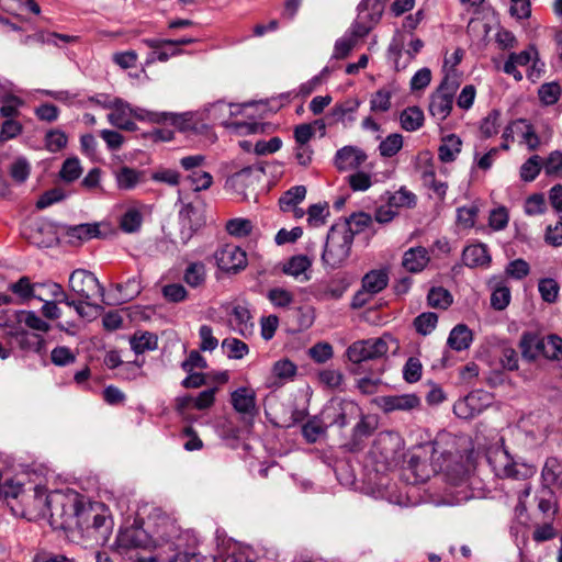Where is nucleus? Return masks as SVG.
<instances>
[{"label": "nucleus", "mask_w": 562, "mask_h": 562, "mask_svg": "<svg viewBox=\"0 0 562 562\" xmlns=\"http://www.w3.org/2000/svg\"><path fill=\"white\" fill-rule=\"evenodd\" d=\"M472 471L473 465L469 458L451 453L445 457L442 472L447 482L446 504L459 505L471 498L481 497L480 481Z\"/></svg>", "instance_id": "obj_1"}, {"label": "nucleus", "mask_w": 562, "mask_h": 562, "mask_svg": "<svg viewBox=\"0 0 562 562\" xmlns=\"http://www.w3.org/2000/svg\"><path fill=\"white\" fill-rule=\"evenodd\" d=\"M403 448L404 442L397 432L382 431L375 437L368 459L378 473H384L397 465Z\"/></svg>", "instance_id": "obj_2"}, {"label": "nucleus", "mask_w": 562, "mask_h": 562, "mask_svg": "<svg viewBox=\"0 0 562 562\" xmlns=\"http://www.w3.org/2000/svg\"><path fill=\"white\" fill-rule=\"evenodd\" d=\"M486 459L494 474L501 479L528 480L537 472L535 464L515 459L503 447L490 448Z\"/></svg>", "instance_id": "obj_3"}, {"label": "nucleus", "mask_w": 562, "mask_h": 562, "mask_svg": "<svg viewBox=\"0 0 562 562\" xmlns=\"http://www.w3.org/2000/svg\"><path fill=\"white\" fill-rule=\"evenodd\" d=\"M34 507L42 516L49 515L55 528H65L75 513V503L68 502L60 493L46 494L41 487L34 490Z\"/></svg>", "instance_id": "obj_4"}, {"label": "nucleus", "mask_w": 562, "mask_h": 562, "mask_svg": "<svg viewBox=\"0 0 562 562\" xmlns=\"http://www.w3.org/2000/svg\"><path fill=\"white\" fill-rule=\"evenodd\" d=\"M353 231L347 223L334 224L328 234L322 255L323 263L329 268L340 267L350 254Z\"/></svg>", "instance_id": "obj_5"}, {"label": "nucleus", "mask_w": 562, "mask_h": 562, "mask_svg": "<svg viewBox=\"0 0 562 562\" xmlns=\"http://www.w3.org/2000/svg\"><path fill=\"white\" fill-rule=\"evenodd\" d=\"M458 88L457 75L446 74L439 87L430 95L429 113L438 122H442L449 116Z\"/></svg>", "instance_id": "obj_6"}, {"label": "nucleus", "mask_w": 562, "mask_h": 562, "mask_svg": "<svg viewBox=\"0 0 562 562\" xmlns=\"http://www.w3.org/2000/svg\"><path fill=\"white\" fill-rule=\"evenodd\" d=\"M68 285L70 291L89 306L92 305V299L95 296L103 297L104 295V288L100 284L98 278L85 269L74 270L69 276Z\"/></svg>", "instance_id": "obj_7"}, {"label": "nucleus", "mask_w": 562, "mask_h": 562, "mask_svg": "<svg viewBox=\"0 0 562 562\" xmlns=\"http://www.w3.org/2000/svg\"><path fill=\"white\" fill-rule=\"evenodd\" d=\"M387 344L382 338L359 340L347 349V357L353 363L381 358L386 355Z\"/></svg>", "instance_id": "obj_8"}, {"label": "nucleus", "mask_w": 562, "mask_h": 562, "mask_svg": "<svg viewBox=\"0 0 562 562\" xmlns=\"http://www.w3.org/2000/svg\"><path fill=\"white\" fill-rule=\"evenodd\" d=\"M491 404L492 395L488 392L476 390L457 401L453 412L459 418L470 419L481 414Z\"/></svg>", "instance_id": "obj_9"}, {"label": "nucleus", "mask_w": 562, "mask_h": 562, "mask_svg": "<svg viewBox=\"0 0 562 562\" xmlns=\"http://www.w3.org/2000/svg\"><path fill=\"white\" fill-rule=\"evenodd\" d=\"M261 172L262 169H256L250 166L245 167L227 178L225 188L232 190L236 194L240 195L244 200H246L248 198L247 191L249 189H255Z\"/></svg>", "instance_id": "obj_10"}, {"label": "nucleus", "mask_w": 562, "mask_h": 562, "mask_svg": "<svg viewBox=\"0 0 562 562\" xmlns=\"http://www.w3.org/2000/svg\"><path fill=\"white\" fill-rule=\"evenodd\" d=\"M103 106L112 110L108 114L110 124L124 131L134 132L137 130V125L132 120V105L130 103L115 98L112 101L104 102Z\"/></svg>", "instance_id": "obj_11"}, {"label": "nucleus", "mask_w": 562, "mask_h": 562, "mask_svg": "<svg viewBox=\"0 0 562 562\" xmlns=\"http://www.w3.org/2000/svg\"><path fill=\"white\" fill-rule=\"evenodd\" d=\"M215 259L218 268L227 272L239 271L247 265L246 252L235 245H225L220 248L215 252Z\"/></svg>", "instance_id": "obj_12"}, {"label": "nucleus", "mask_w": 562, "mask_h": 562, "mask_svg": "<svg viewBox=\"0 0 562 562\" xmlns=\"http://www.w3.org/2000/svg\"><path fill=\"white\" fill-rule=\"evenodd\" d=\"M367 154L357 146H345L335 155V166L340 171L358 169L366 160Z\"/></svg>", "instance_id": "obj_13"}, {"label": "nucleus", "mask_w": 562, "mask_h": 562, "mask_svg": "<svg viewBox=\"0 0 562 562\" xmlns=\"http://www.w3.org/2000/svg\"><path fill=\"white\" fill-rule=\"evenodd\" d=\"M251 318L249 307L246 304H235L231 310L228 324L234 331L248 337L254 331Z\"/></svg>", "instance_id": "obj_14"}, {"label": "nucleus", "mask_w": 562, "mask_h": 562, "mask_svg": "<svg viewBox=\"0 0 562 562\" xmlns=\"http://www.w3.org/2000/svg\"><path fill=\"white\" fill-rule=\"evenodd\" d=\"M231 403L234 409L243 415L254 416L257 413L256 392L247 386H241L231 394Z\"/></svg>", "instance_id": "obj_15"}, {"label": "nucleus", "mask_w": 562, "mask_h": 562, "mask_svg": "<svg viewBox=\"0 0 562 562\" xmlns=\"http://www.w3.org/2000/svg\"><path fill=\"white\" fill-rule=\"evenodd\" d=\"M380 407L386 412L412 411L420 405V400L415 394L386 395L379 402Z\"/></svg>", "instance_id": "obj_16"}, {"label": "nucleus", "mask_w": 562, "mask_h": 562, "mask_svg": "<svg viewBox=\"0 0 562 562\" xmlns=\"http://www.w3.org/2000/svg\"><path fill=\"white\" fill-rule=\"evenodd\" d=\"M430 261V256L425 247L417 246L407 249L402 259V266L411 273L422 272Z\"/></svg>", "instance_id": "obj_17"}, {"label": "nucleus", "mask_w": 562, "mask_h": 562, "mask_svg": "<svg viewBox=\"0 0 562 562\" xmlns=\"http://www.w3.org/2000/svg\"><path fill=\"white\" fill-rule=\"evenodd\" d=\"M544 338L536 333L526 331L519 340V349L525 360L535 361L540 355L543 356Z\"/></svg>", "instance_id": "obj_18"}, {"label": "nucleus", "mask_w": 562, "mask_h": 562, "mask_svg": "<svg viewBox=\"0 0 562 562\" xmlns=\"http://www.w3.org/2000/svg\"><path fill=\"white\" fill-rule=\"evenodd\" d=\"M179 216L182 225V239L188 240L191 238L193 232L202 226L203 220L200 212L191 203L183 205L179 212Z\"/></svg>", "instance_id": "obj_19"}, {"label": "nucleus", "mask_w": 562, "mask_h": 562, "mask_svg": "<svg viewBox=\"0 0 562 562\" xmlns=\"http://www.w3.org/2000/svg\"><path fill=\"white\" fill-rule=\"evenodd\" d=\"M149 520L154 521V535L162 541H170L178 531L175 521L159 509H154L153 514L149 516Z\"/></svg>", "instance_id": "obj_20"}, {"label": "nucleus", "mask_w": 562, "mask_h": 562, "mask_svg": "<svg viewBox=\"0 0 562 562\" xmlns=\"http://www.w3.org/2000/svg\"><path fill=\"white\" fill-rule=\"evenodd\" d=\"M66 236L70 244H81L92 238L99 237L100 229L97 223H85L68 226L65 229Z\"/></svg>", "instance_id": "obj_21"}, {"label": "nucleus", "mask_w": 562, "mask_h": 562, "mask_svg": "<svg viewBox=\"0 0 562 562\" xmlns=\"http://www.w3.org/2000/svg\"><path fill=\"white\" fill-rule=\"evenodd\" d=\"M14 318L20 324H24L27 328L36 333H48L52 329L50 324L46 321V318L40 316L34 311H15L13 312Z\"/></svg>", "instance_id": "obj_22"}, {"label": "nucleus", "mask_w": 562, "mask_h": 562, "mask_svg": "<svg viewBox=\"0 0 562 562\" xmlns=\"http://www.w3.org/2000/svg\"><path fill=\"white\" fill-rule=\"evenodd\" d=\"M462 260L464 265L470 268L483 267L488 266L491 262V256L488 255L486 245L476 244L464 248L462 252Z\"/></svg>", "instance_id": "obj_23"}, {"label": "nucleus", "mask_w": 562, "mask_h": 562, "mask_svg": "<svg viewBox=\"0 0 562 562\" xmlns=\"http://www.w3.org/2000/svg\"><path fill=\"white\" fill-rule=\"evenodd\" d=\"M389 283V274L384 269L371 270L362 278V288L372 296L383 291Z\"/></svg>", "instance_id": "obj_24"}, {"label": "nucleus", "mask_w": 562, "mask_h": 562, "mask_svg": "<svg viewBox=\"0 0 562 562\" xmlns=\"http://www.w3.org/2000/svg\"><path fill=\"white\" fill-rule=\"evenodd\" d=\"M490 285L493 289L491 295V305L493 308L497 311H502L506 308L510 302V291L509 288L505 285L504 281L494 277L490 280Z\"/></svg>", "instance_id": "obj_25"}, {"label": "nucleus", "mask_w": 562, "mask_h": 562, "mask_svg": "<svg viewBox=\"0 0 562 562\" xmlns=\"http://www.w3.org/2000/svg\"><path fill=\"white\" fill-rule=\"evenodd\" d=\"M88 519L92 520V528L98 533L97 540L101 542H106L111 532H112V520L105 510L102 513H95L91 509L87 513Z\"/></svg>", "instance_id": "obj_26"}, {"label": "nucleus", "mask_w": 562, "mask_h": 562, "mask_svg": "<svg viewBox=\"0 0 562 562\" xmlns=\"http://www.w3.org/2000/svg\"><path fill=\"white\" fill-rule=\"evenodd\" d=\"M312 261L305 255L293 256L288 260L283 266V272L285 274L292 276L295 279H300L302 281L308 280V276L306 271L310 269Z\"/></svg>", "instance_id": "obj_27"}, {"label": "nucleus", "mask_w": 562, "mask_h": 562, "mask_svg": "<svg viewBox=\"0 0 562 562\" xmlns=\"http://www.w3.org/2000/svg\"><path fill=\"white\" fill-rule=\"evenodd\" d=\"M116 186L120 190L130 191L140 182L143 172L131 167H121L114 172Z\"/></svg>", "instance_id": "obj_28"}, {"label": "nucleus", "mask_w": 562, "mask_h": 562, "mask_svg": "<svg viewBox=\"0 0 562 562\" xmlns=\"http://www.w3.org/2000/svg\"><path fill=\"white\" fill-rule=\"evenodd\" d=\"M462 142L459 136L450 134L442 138L438 148V156L442 162L453 161L461 151Z\"/></svg>", "instance_id": "obj_29"}, {"label": "nucleus", "mask_w": 562, "mask_h": 562, "mask_svg": "<svg viewBox=\"0 0 562 562\" xmlns=\"http://www.w3.org/2000/svg\"><path fill=\"white\" fill-rule=\"evenodd\" d=\"M9 336L18 339L19 346L23 350H32L34 352H42L45 347L44 338L38 334H33L32 337L35 341H31V335L25 329H14L8 333Z\"/></svg>", "instance_id": "obj_30"}, {"label": "nucleus", "mask_w": 562, "mask_h": 562, "mask_svg": "<svg viewBox=\"0 0 562 562\" xmlns=\"http://www.w3.org/2000/svg\"><path fill=\"white\" fill-rule=\"evenodd\" d=\"M472 341L471 330L463 324H459L450 331L447 344L457 351L469 348Z\"/></svg>", "instance_id": "obj_31"}, {"label": "nucleus", "mask_w": 562, "mask_h": 562, "mask_svg": "<svg viewBox=\"0 0 562 562\" xmlns=\"http://www.w3.org/2000/svg\"><path fill=\"white\" fill-rule=\"evenodd\" d=\"M130 345L132 350L137 353H144L145 351L155 350L158 346L157 336L149 331H136L130 338Z\"/></svg>", "instance_id": "obj_32"}, {"label": "nucleus", "mask_w": 562, "mask_h": 562, "mask_svg": "<svg viewBox=\"0 0 562 562\" xmlns=\"http://www.w3.org/2000/svg\"><path fill=\"white\" fill-rule=\"evenodd\" d=\"M38 285L31 282L29 277H21L16 282L9 285V290L15 294L20 303L29 302L31 299H36L38 294H35Z\"/></svg>", "instance_id": "obj_33"}, {"label": "nucleus", "mask_w": 562, "mask_h": 562, "mask_svg": "<svg viewBox=\"0 0 562 562\" xmlns=\"http://www.w3.org/2000/svg\"><path fill=\"white\" fill-rule=\"evenodd\" d=\"M516 135L521 138L530 150L539 147L540 140L533 126L525 119L515 120Z\"/></svg>", "instance_id": "obj_34"}, {"label": "nucleus", "mask_w": 562, "mask_h": 562, "mask_svg": "<svg viewBox=\"0 0 562 562\" xmlns=\"http://www.w3.org/2000/svg\"><path fill=\"white\" fill-rule=\"evenodd\" d=\"M206 269L201 261L191 262L183 272V281L191 288H199L205 283Z\"/></svg>", "instance_id": "obj_35"}, {"label": "nucleus", "mask_w": 562, "mask_h": 562, "mask_svg": "<svg viewBox=\"0 0 562 562\" xmlns=\"http://www.w3.org/2000/svg\"><path fill=\"white\" fill-rule=\"evenodd\" d=\"M400 121L405 131L414 132L423 126L424 113L418 106H411L401 113Z\"/></svg>", "instance_id": "obj_36"}, {"label": "nucleus", "mask_w": 562, "mask_h": 562, "mask_svg": "<svg viewBox=\"0 0 562 562\" xmlns=\"http://www.w3.org/2000/svg\"><path fill=\"white\" fill-rule=\"evenodd\" d=\"M378 21L372 20V13L366 10H359L358 18L351 26V34L356 41L357 38L364 37L376 24Z\"/></svg>", "instance_id": "obj_37"}, {"label": "nucleus", "mask_w": 562, "mask_h": 562, "mask_svg": "<svg viewBox=\"0 0 562 562\" xmlns=\"http://www.w3.org/2000/svg\"><path fill=\"white\" fill-rule=\"evenodd\" d=\"M305 195L306 188L304 186L292 187L279 199V205L282 211L286 212L302 202Z\"/></svg>", "instance_id": "obj_38"}, {"label": "nucleus", "mask_w": 562, "mask_h": 562, "mask_svg": "<svg viewBox=\"0 0 562 562\" xmlns=\"http://www.w3.org/2000/svg\"><path fill=\"white\" fill-rule=\"evenodd\" d=\"M233 106L234 104L224 101L214 102L206 109L207 117L225 124L235 114Z\"/></svg>", "instance_id": "obj_39"}, {"label": "nucleus", "mask_w": 562, "mask_h": 562, "mask_svg": "<svg viewBox=\"0 0 562 562\" xmlns=\"http://www.w3.org/2000/svg\"><path fill=\"white\" fill-rule=\"evenodd\" d=\"M422 180L425 187L431 189L435 194L443 199L448 189L446 182L436 179L435 170L431 165H428L422 171Z\"/></svg>", "instance_id": "obj_40"}, {"label": "nucleus", "mask_w": 562, "mask_h": 562, "mask_svg": "<svg viewBox=\"0 0 562 562\" xmlns=\"http://www.w3.org/2000/svg\"><path fill=\"white\" fill-rule=\"evenodd\" d=\"M403 147V136L398 133H393L386 136L380 145L379 153L384 158L395 156Z\"/></svg>", "instance_id": "obj_41"}, {"label": "nucleus", "mask_w": 562, "mask_h": 562, "mask_svg": "<svg viewBox=\"0 0 562 562\" xmlns=\"http://www.w3.org/2000/svg\"><path fill=\"white\" fill-rule=\"evenodd\" d=\"M222 349L229 359H243L249 352V348L244 341L233 337L222 341Z\"/></svg>", "instance_id": "obj_42"}, {"label": "nucleus", "mask_w": 562, "mask_h": 562, "mask_svg": "<svg viewBox=\"0 0 562 562\" xmlns=\"http://www.w3.org/2000/svg\"><path fill=\"white\" fill-rule=\"evenodd\" d=\"M408 472L414 475L412 483L417 484L420 482H425L429 477V472L427 471V464L423 462L418 457L413 456L408 465L405 470V476L407 480H411Z\"/></svg>", "instance_id": "obj_43"}, {"label": "nucleus", "mask_w": 562, "mask_h": 562, "mask_svg": "<svg viewBox=\"0 0 562 562\" xmlns=\"http://www.w3.org/2000/svg\"><path fill=\"white\" fill-rule=\"evenodd\" d=\"M44 142L49 153H58L67 146L68 137L61 130L53 128L45 134Z\"/></svg>", "instance_id": "obj_44"}, {"label": "nucleus", "mask_w": 562, "mask_h": 562, "mask_svg": "<svg viewBox=\"0 0 562 562\" xmlns=\"http://www.w3.org/2000/svg\"><path fill=\"white\" fill-rule=\"evenodd\" d=\"M143 222V215L137 209H128L120 221V227L125 233H135L137 232Z\"/></svg>", "instance_id": "obj_45"}, {"label": "nucleus", "mask_w": 562, "mask_h": 562, "mask_svg": "<svg viewBox=\"0 0 562 562\" xmlns=\"http://www.w3.org/2000/svg\"><path fill=\"white\" fill-rule=\"evenodd\" d=\"M32 243L38 247L48 248L57 243V236L50 225H43L33 234Z\"/></svg>", "instance_id": "obj_46"}, {"label": "nucleus", "mask_w": 562, "mask_h": 562, "mask_svg": "<svg viewBox=\"0 0 562 562\" xmlns=\"http://www.w3.org/2000/svg\"><path fill=\"white\" fill-rule=\"evenodd\" d=\"M252 222L247 218H233L226 223L227 233L238 238L248 236L252 232Z\"/></svg>", "instance_id": "obj_47"}, {"label": "nucleus", "mask_w": 562, "mask_h": 562, "mask_svg": "<svg viewBox=\"0 0 562 562\" xmlns=\"http://www.w3.org/2000/svg\"><path fill=\"white\" fill-rule=\"evenodd\" d=\"M438 316L432 312H427L418 315L414 319V327L416 331L423 336L429 335L437 326Z\"/></svg>", "instance_id": "obj_48"}, {"label": "nucleus", "mask_w": 562, "mask_h": 562, "mask_svg": "<svg viewBox=\"0 0 562 562\" xmlns=\"http://www.w3.org/2000/svg\"><path fill=\"white\" fill-rule=\"evenodd\" d=\"M543 167L542 159L538 155L531 156L520 167V177L524 181H533Z\"/></svg>", "instance_id": "obj_49"}, {"label": "nucleus", "mask_w": 562, "mask_h": 562, "mask_svg": "<svg viewBox=\"0 0 562 562\" xmlns=\"http://www.w3.org/2000/svg\"><path fill=\"white\" fill-rule=\"evenodd\" d=\"M428 304L435 308H447L452 303L450 292L443 288H432L427 296Z\"/></svg>", "instance_id": "obj_50"}, {"label": "nucleus", "mask_w": 562, "mask_h": 562, "mask_svg": "<svg viewBox=\"0 0 562 562\" xmlns=\"http://www.w3.org/2000/svg\"><path fill=\"white\" fill-rule=\"evenodd\" d=\"M501 126V112L492 110L481 122L480 131L485 138L498 133Z\"/></svg>", "instance_id": "obj_51"}, {"label": "nucleus", "mask_w": 562, "mask_h": 562, "mask_svg": "<svg viewBox=\"0 0 562 562\" xmlns=\"http://www.w3.org/2000/svg\"><path fill=\"white\" fill-rule=\"evenodd\" d=\"M82 173V168L78 158L72 157L64 161L60 169V178L66 182L77 180Z\"/></svg>", "instance_id": "obj_52"}, {"label": "nucleus", "mask_w": 562, "mask_h": 562, "mask_svg": "<svg viewBox=\"0 0 562 562\" xmlns=\"http://www.w3.org/2000/svg\"><path fill=\"white\" fill-rule=\"evenodd\" d=\"M543 357L548 360L562 359V338L558 335H549L544 339Z\"/></svg>", "instance_id": "obj_53"}, {"label": "nucleus", "mask_w": 562, "mask_h": 562, "mask_svg": "<svg viewBox=\"0 0 562 562\" xmlns=\"http://www.w3.org/2000/svg\"><path fill=\"white\" fill-rule=\"evenodd\" d=\"M296 366L289 359H281L274 362L272 373L281 381L292 380L296 374Z\"/></svg>", "instance_id": "obj_54"}, {"label": "nucleus", "mask_w": 562, "mask_h": 562, "mask_svg": "<svg viewBox=\"0 0 562 562\" xmlns=\"http://www.w3.org/2000/svg\"><path fill=\"white\" fill-rule=\"evenodd\" d=\"M319 382L331 390H340L344 383V374L339 370L325 369L318 374Z\"/></svg>", "instance_id": "obj_55"}, {"label": "nucleus", "mask_w": 562, "mask_h": 562, "mask_svg": "<svg viewBox=\"0 0 562 562\" xmlns=\"http://www.w3.org/2000/svg\"><path fill=\"white\" fill-rule=\"evenodd\" d=\"M479 207L475 204L461 206L457 210L458 224L464 228H471L475 224Z\"/></svg>", "instance_id": "obj_56"}, {"label": "nucleus", "mask_w": 562, "mask_h": 562, "mask_svg": "<svg viewBox=\"0 0 562 562\" xmlns=\"http://www.w3.org/2000/svg\"><path fill=\"white\" fill-rule=\"evenodd\" d=\"M390 90L380 89L378 90L370 100V109L373 112H386L391 108Z\"/></svg>", "instance_id": "obj_57"}, {"label": "nucleus", "mask_w": 562, "mask_h": 562, "mask_svg": "<svg viewBox=\"0 0 562 562\" xmlns=\"http://www.w3.org/2000/svg\"><path fill=\"white\" fill-rule=\"evenodd\" d=\"M423 366L419 359L411 357L403 368V376L406 382L415 383L422 376Z\"/></svg>", "instance_id": "obj_58"}, {"label": "nucleus", "mask_w": 562, "mask_h": 562, "mask_svg": "<svg viewBox=\"0 0 562 562\" xmlns=\"http://www.w3.org/2000/svg\"><path fill=\"white\" fill-rule=\"evenodd\" d=\"M50 360L55 366L65 367L74 363L76 356L68 347L59 346L52 350Z\"/></svg>", "instance_id": "obj_59"}, {"label": "nucleus", "mask_w": 562, "mask_h": 562, "mask_svg": "<svg viewBox=\"0 0 562 562\" xmlns=\"http://www.w3.org/2000/svg\"><path fill=\"white\" fill-rule=\"evenodd\" d=\"M393 207H412L416 204V195L406 189H400L389 200Z\"/></svg>", "instance_id": "obj_60"}, {"label": "nucleus", "mask_w": 562, "mask_h": 562, "mask_svg": "<svg viewBox=\"0 0 562 562\" xmlns=\"http://www.w3.org/2000/svg\"><path fill=\"white\" fill-rule=\"evenodd\" d=\"M23 104V101L14 95H7L2 100V105L0 106V114L7 120H12V117L19 115V108Z\"/></svg>", "instance_id": "obj_61"}, {"label": "nucleus", "mask_w": 562, "mask_h": 562, "mask_svg": "<svg viewBox=\"0 0 562 562\" xmlns=\"http://www.w3.org/2000/svg\"><path fill=\"white\" fill-rule=\"evenodd\" d=\"M560 94L561 88L555 82L544 83L539 89V98L547 105L558 102Z\"/></svg>", "instance_id": "obj_62"}, {"label": "nucleus", "mask_w": 562, "mask_h": 562, "mask_svg": "<svg viewBox=\"0 0 562 562\" xmlns=\"http://www.w3.org/2000/svg\"><path fill=\"white\" fill-rule=\"evenodd\" d=\"M188 180L196 192L207 190L213 184V177L207 171H192L188 176Z\"/></svg>", "instance_id": "obj_63"}, {"label": "nucleus", "mask_w": 562, "mask_h": 562, "mask_svg": "<svg viewBox=\"0 0 562 562\" xmlns=\"http://www.w3.org/2000/svg\"><path fill=\"white\" fill-rule=\"evenodd\" d=\"M505 272L513 279L521 280L529 274L530 267L524 259H515L506 266Z\"/></svg>", "instance_id": "obj_64"}]
</instances>
